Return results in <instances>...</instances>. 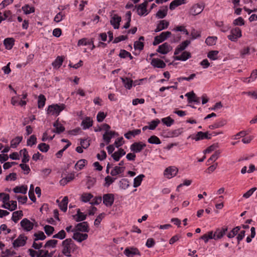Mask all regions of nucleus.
I'll return each instance as SVG.
<instances>
[{
    "mask_svg": "<svg viewBox=\"0 0 257 257\" xmlns=\"http://www.w3.org/2000/svg\"><path fill=\"white\" fill-rule=\"evenodd\" d=\"M191 57V54L187 51H184L180 56H176L175 59L177 60L186 61Z\"/></svg>",
    "mask_w": 257,
    "mask_h": 257,
    "instance_id": "obj_35",
    "label": "nucleus"
},
{
    "mask_svg": "<svg viewBox=\"0 0 257 257\" xmlns=\"http://www.w3.org/2000/svg\"><path fill=\"white\" fill-rule=\"evenodd\" d=\"M58 243V240L55 239H51L48 240L45 244L44 245V247H55Z\"/></svg>",
    "mask_w": 257,
    "mask_h": 257,
    "instance_id": "obj_52",
    "label": "nucleus"
},
{
    "mask_svg": "<svg viewBox=\"0 0 257 257\" xmlns=\"http://www.w3.org/2000/svg\"><path fill=\"white\" fill-rule=\"evenodd\" d=\"M53 126L55 128L54 130L52 131L53 133L59 134L65 131V127L62 125V124L59 123L58 119L54 122Z\"/></svg>",
    "mask_w": 257,
    "mask_h": 257,
    "instance_id": "obj_24",
    "label": "nucleus"
},
{
    "mask_svg": "<svg viewBox=\"0 0 257 257\" xmlns=\"http://www.w3.org/2000/svg\"><path fill=\"white\" fill-rule=\"evenodd\" d=\"M227 231V227L217 228L214 232L215 240L222 238Z\"/></svg>",
    "mask_w": 257,
    "mask_h": 257,
    "instance_id": "obj_14",
    "label": "nucleus"
},
{
    "mask_svg": "<svg viewBox=\"0 0 257 257\" xmlns=\"http://www.w3.org/2000/svg\"><path fill=\"white\" fill-rule=\"evenodd\" d=\"M63 62V58L61 56H58L52 65L54 68H59L62 65Z\"/></svg>",
    "mask_w": 257,
    "mask_h": 257,
    "instance_id": "obj_41",
    "label": "nucleus"
},
{
    "mask_svg": "<svg viewBox=\"0 0 257 257\" xmlns=\"http://www.w3.org/2000/svg\"><path fill=\"white\" fill-rule=\"evenodd\" d=\"M240 229V227L239 226H236L234 227L230 232L227 234V237L230 238L233 237L237 234Z\"/></svg>",
    "mask_w": 257,
    "mask_h": 257,
    "instance_id": "obj_56",
    "label": "nucleus"
},
{
    "mask_svg": "<svg viewBox=\"0 0 257 257\" xmlns=\"http://www.w3.org/2000/svg\"><path fill=\"white\" fill-rule=\"evenodd\" d=\"M23 139L22 137H17L13 139L11 142V147L13 148L17 147V146L21 143Z\"/></svg>",
    "mask_w": 257,
    "mask_h": 257,
    "instance_id": "obj_46",
    "label": "nucleus"
},
{
    "mask_svg": "<svg viewBox=\"0 0 257 257\" xmlns=\"http://www.w3.org/2000/svg\"><path fill=\"white\" fill-rule=\"evenodd\" d=\"M54 251L49 253L48 250H39L36 257H52Z\"/></svg>",
    "mask_w": 257,
    "mask_h": 257,
    "instance_id": "obj_36",
    "label": "nucleus"
},
{
    "mask_svg": "<svg viewBox=\"0 0 257 257\" xmlns=\"http://www.w3.org/2000/svg\"><path fill=\"white\" fill-rule=\"evenodd\" d=\"M121 18L117 15H114L111 18L110 23L113 26L114 29H118L119 27V23L121 21Z\"/></svg>",
    "mask_w": 257,
    "mask_h": 257,
    "instance_id": "obj_21",
    "label": "nucleus"
},
{
    "mask_svg": "<svg viewBox=\"0 0 257 257\" xmlns=\"http://www.w3.org/2000/svg\"><path fill=\"white\" fill-rule=\"evenodd\" d=\"M204 8V5L203 3L197 4L193 5L190 10V14L193 16L197 15L200 14Z\"/></svg>",
    "mask_w": 257,
    "mask_h": 257,
    "instance_id": "obj_7",
    "label": "nucleus"
},
{
    "mask_svg": "<svg viewBox=\"0 0 257 257\" xmlns=\"http://www.w3.org/2000/svg\"><path fill=\"white\" fill-rule=\"evenodd\" d=\"M38 149L41 152L46 153L49 151V150L50 149V146L49 145L46 144V143H40L38 146Z\"/></svg>",
    "mask_w": 257,
    "mask_h": 257,
    "instance_id": "obj_50",
    "label": "nucleus"
},
{
    "mask_svg": "<svg viewBox=\"0 0 257 257\" xmlns=\"http://www.w3.org/2000/svg\"><path fill=\"white\" fill-rule=\"evenodd\" d=\"M191 41L188 40H186L184 42H182L179 45L177 46L176 48L174 55H177L179 54V53L183 51L186 49V48L190 44Z\"/></svg>",
    "mask_w": 257,
    "mask_h": 257,
    "instance_id": "obj_16",
    "label": "nucleus"
},
{
    "mask_svg": "<svg viewBox=\"0 0 257 257\" xmlns=\"http://www.w3.org/2000/svg\"><path fill=\"white\" fill-rule=\"evenodd\" d=\"M2 207L7 209L11 211H14L17 208V201L11 200L9 202H7L2 205Z\"/></svg>",
    "mask_w": 257,
    "mask_h": 257,
    "instance_id": "obj_17",
    "label": "nucleus"
},
{
    "mask_svg": "<svg viewBox=\"0 0 257 257\" xmlns=\"http://www.w3.org/2000/svg\"><path fill=\"white\" fill-rule=\"evenodd\" d=\"M171 34V33L169 31L161 33L160 35L157 36L155 37L154 41L153 43V45L156 46L164 41L168 38L170 37Z\"/></svg>",
    "mask_w": 257,
    "mask_h": 257,
    "instance_id": "obj_4",
    "label": "nucleus"
},
{
    "mask_svg": "<svg viewBox=\"0 0 257 257\" xmlns=\"http://www.w3.org/2000/svg\"><path fill=\"white\" fill-rule=\"evenodd\" d=\"M66 105L63 104H53L48 106L47 113L51 115L58 116L60 113L65 109Z\"/></svg>",
    "mask_w": 257,
    "mask_h": 257,
    "instance_id": "obj_2",
    "label": "nucleus"
},
{
    "mask_svg": "<svg viewBox=\"0 0 257 257\" xmlns=\"http://www.w3.org/2000/svg\"><path fill=\"white\" fill-rule=\"evenodd\" d=\"M151 64L154 67L163 68L166 67V64L164 63V62L163 60L158 58H153L152 60Z\"/></svg>",
    "mask_w": 257,
    "mask_h": 257,
    "instance_id": "obj_23",
    "label": "nucleus"
},
{
    "mask_svg": "<svg viewBox=\"0 0 257 257\" xmlns=\"http://www.w3.org/2000/svg\"><path fill=\"white\" fill-rule=\"evenodd\" d=\"M218 54V51H210L207 54V57L213 60L217 59V55Z\"/></svg>",
    "mask_w": 257,
    "mask_h": 257,
    "instance_id": "obj_61",
    "label": "nucleus"
},
{
    "mask_svg": "<svg viewBox=\"0 0 257 257\" xmlns=\"http://www.w3.org/2000/svg\"><path fill=\"white\" fill-rule=\"evenodd\" d=\"M23 216V213L22 210L16 211L13 213L12 220L15 223H17Z\"/></svg>",
    "mask_w": 257,
    "mask_h": 257,
    "instance_id": "obj_31",
    "label": "nucleus"
},
{
    "mask_svg": "<svg viewBox=\"0 0 257 257\" xmlns=\"http://www.w3.org/2000/svg\"><path fill=\"white\" fill-rule=\"evenodd\" d=\"M123 84L125 88L130 89L133 84V80L127 77L121 78Z\"/></svg>",
    "mask_w": 257,
    "mask_h": 257,
    "instance_id": "obj_34",
    "label": "nucleus"
},
{
    "mask_svg": "<svg viewBox=\"0 0 257 257\" xmlns=\"http://www.w3.org/2000/svg\"><path fill=\"white\" fill-rule=\"evenodd\" d=\"M217 39V37L209 36L206 38V39L205 40V43L207 45L213 46V45H215Z\"/></svg>",
    "mask_w": 257,
    "mask_h": 257,
    "instance_id": "obj_44",
    "label": "nucleus"
},
{
    "mask_svg": "<svg viewBox=\"0 0 257 257\" xmlns=\"http://www.w3.org/2000/svg\"><path fill=\"white\" fill-rule=\"evenodd\" d=\"M185 96L188 98V101L189 103H192V102L199 103L200 102L199 98L197 97L196 94L193 91L187 93Z\"/></svg>",
    "mask_w": 257,
    "mask_h": 257,
    "instance_id": "obj_26",
    "label": "nucleus"
},
{
    "mask_svg": "<svg viewBox=\"0 0 257 257\" xmlns=\"http://www.w3.org/2000/svg\"><path fill=\"white\" fill-rule=\"evenodd\" d=\"M76 218L75 220L77 222H79L84 220L86 218V215L81 212L80 209H78L77 211Z\"/></svg>",
    "mask_w": 257,
    "mask_h": 257,
    "instance_id": "obj_53",
    "label": "nucleus"
},
{
    "mask_svg": "<svg viewBox=\"0 0 257 257\" xmlns=\"http://www.w3.org/2000/svg\"><path fill=\"white\" fill-rule=\"evenodd\" d=\"M87 163V161L85 159H81L79 160L75 165V169L76 170H80Z\"/></svg>",
    "mask_w": 257,
    "mask_h": 257,
    "instance_id": "obj_42",
    "label": "nucleus"
},
{
    "mask_svg": "<svg viewBox=\"0 0 257 257\" xmlns=\"http://www.w3.org/2000/svg\"><path fill=\"white\" fill-rule=\"evenodd\" d=\"M145 177V175L143 174H141L136 178H135L134 180L133 186L135 188H137L141 185L142 181L143 178Z\"/></svg>",
    "mask_w": 257,
    "mask_h": 257,
    "instance_id": "obj_39",
    "label": "nucleus"
},
{
    "mask_svg": "<svg viewBox=\"0 0 257 257\" xmlns=\"http://www.w3.org/2000/svg\"><path fill=\"white\" fill-rule=\"evenodd\" d=\"M141 133V130L137 129L128 131L127 133H125L124 136L127 139H131L132 137H135L136 136L139 135Z\"/></svg>",
    "mask_w": 257,
    "mask_h": 257,
    "instance_id": "obj_33",
    "label": "nucleus"
},
{
    "mask_svg": "<svg viewBox=\"0 0 257 257\" xmlns=\"http://www.w3.org/2000/svg\"><path fill=\"white\" fill-rule=\"evenodd\" d=\"M28 238L24 234H20L13 243L14 247H19L24 246L26 243Z\"/></svg>",
    "mask_w": 257,
    "mask_h": 257,
    "instance_id": "obj_6",
    "label": "nucleus"
},
{
    "mask_svg": "<svg viewBox=\"0 0 257 257\" xmlns=\"http://www.w3.org/2000/svg\"><path fill=\"white\" fill-rule=\"evenodd\" d=\"M20 224L23 229L26 231H31L34 227L33 223L31 222L26 218H25L21 220Z\"/></svg>",
    "mask_w": 257,
    "mask_h": 257,
    "instance_id": "obj_9",
    "label": "nucleus"
},
{
    "mask_svg": "<svg viewBox=\"0 0 257 257\" xmlns=\"http://www.w3.org/2000/svg\"><path fill=\"white\" fill-rule=\"evenodd\" d=\"M20 154L23 155L22 162L26 163L29 161L30 156L26 149H23L20 151Z\"/></svg>",
    "mask_w": 257,
    "mask_h": 257,
    "instance_id": "obj_40",
    "label": "nucleus"
},
{
    "mask_svg": "<svg viewBox=\"0 0 257 257\" xmlns=\"http://www.w3.org/2000/svg\"><path fill=\"white\" fill-rule=\"evenodd\" d=\"M230 33V34L227 36V38L232 42H236L242 36L241 30L238 27L232 29Z\"/></svg>",
    "mask_w": 257,
    "mask_h": 257,
    "instance_id": "obj_3",
    "label": "nucleus"
},
{
    "mask_svg": "<svg viewBox=\"0 0 257 257\" xmlns=\"http://www.w3.org/2000/svg\"><path fill=\"white\" fill-rule=\"evenodd\" d=\"M56 202L59 203V207L60 209L63 212H65L67 209V205L68 202V198L67 196H65L61 202H59L58 199L57 200Z\"/></svg>",
    "mask_w": 257,
    "mask_h": 257,
    "instance_id": "obj_25",
    "label": "nucleus"
},
{
    "mask_svg": "<svg viewBox=\"0 0 257 257\" xmlns=\"http://www.w3.org/2000/svg\"><path fill=\"white\" fill-rule=\"evenodd\" d=\"M148 4V1L145 0V1L139 5L137 7V13L139 16L147 15L148 14L147 7Z\"/></svg>",
    "mask_w": 257,
    "mask_h": 257,
    "instance_id": "obj_11",
    "label": "nucleus"
},
{
    "mask_svg": "<svg viewBox=\"0 0 257 257\" xmlns=\"http://www.w3.org/2000/svg\"><path fill=\"white\" fill-rule=\"evenodd\" d=\"M134 46L135 49H138L141 51L144 49V44L143 42L137 41L135 42Z\"/></svg>",
    "mask_w": 257,
    "mask_h": 257,
    "instance_id": "obj_63",
    "label": "nucleus"
},
{
    "mask_svg": "<svg viewBox=\"0 0 257 257\" xmlns=\"http://www.w3.org/2000/svg\"><path fill=\"white\" fill-rule=\"evenodd\" d=\"M46 98L43 94H40L38 96V107L39 108H42L44 107L45 104Z\"/></svg>",
    "mask_w": 257,
    "mask_h": 257,
    "instance_id": "obj_45",
    "label": "nucleus"
},
{
    "mask_svg": "<svg viewBox=\"0 0 257 257\" xmlns=\"http://www.w3.org/2000/svg\"><path fill=\"white\" fill-rule=\"evenodd\" d=\"M66 234L65 231L64 230H61L58 233L54 235L53 238L63 239L66 237Z\"/></svg>",
    "mask_w": 257,
    "mask_h": 257,
    "instance_id": "obj_57",
    "label": "nucleus"
},
{
    "mask_svg": "<svg viewBox=\"0 0 257 257\" xmlns=\"http://www.w3.org/2000/svg\"><path fill=\"white\" fill-rule=\"evenodd\" d=\"M125 154V151L123 149L120 148L117 151L112 154L111 157L115 161H118L120 160V158Z\"/></svg>",
    "mask_w": 257,
    "mask_h": 257,
    "instance_id": "obj_27",
    "label": "nucleus"
},
{
    "mask_svg": "<svg viewBox=\"0 0 257 257\" xmlns=\"http://www.w3.org/2000/svg\"><path fill=\"white\" fill-rule=\"evenodd\" d=\"M169 25V22L168 21L166 20L160 21L154 31L156 33L159 32L163 30L167 29Z\"/></svg>",
    "mask_w": 257,
    "mask_h": 257,
    "instance_id": "obj_18",
    "label": "nucleus"
},
{
    "mask_svg": "<svg viewBox=\"0 0 257 257\" xmlns=\"http://www.w3.org/2000/svg\"><path fill=\"white\" fill-rule=\"evenodd\" d=\"M129 186V182L126 179H122L119 181V187L123 189H126Z\"/></svg>",
    "mask_w": 257,
    "mask_h": 257,
    "instance_id": "obj_60",
    "label": "nucleus"
},
{
    "mask_svg": "<svg viewBox=\"0 0 257 257\" xmlns=\"http://www.w3.org/2000/svg\"><path fill=\"white\" fill-rule=\"evenodd\" d=\"M37 143V138L35 135H32L27 140V145L28 146H32L36 144Z\"/></svg>",
    "mask_w": 257,
    "mask_h": 257,
    "instance_id": "obj_54",
    "label": "nucleus"
},
{
    "mask_svg": "<svg viewBox=\"0 0 257 257\" xmlns=\"http://www.w3.org/2000/svg\"><path fill=\"white\" fill-rule=\"evenodd\" d=\"M160 123V120L158 119L152 120L149 126V129L151 130H155Z\"/></svg>",
    "mask_w": 257,
    "mask_h": 257,
    "instance_id": "obj_62",
    "label": "nucleus"
},
{
    "mask_svg": "<svg viewBox=\"0 0 257 257\" xmlns=\"http://www.w3.org/2000/svg\"><path fill=\"white\" fill-rule=\"evenodd\" d=\"M178 172V169L175 166H171L166 168L164 172L165 176L168 178H171L175 176Z\"/></svg>",
    "mask_w": 257,
    "mask_h": 257,
    "instance_id": "obj_8",
    "label": "nucleus"
},
{
    "mask_svg": "<svg viewBox=\"0 0 257 257\" xmlns=\"http://www.w3.org/2000/svg\"><path fill=\"white\" fill-rule=\"evenodd\" d=\"M218 147V144H214L212 145L211 146L208 147L206 150L204 151V153L205 154L206 153H210L212 151L215 150L216 149H217Z\"/></svg>",
    "mask_w": 257,
    "mask_h": 257,
    "instance_id": "obj_64",
    "label": "nucleus"
},
{
    "mask_svg": "<svg viewBox=\"0 0 257 257\" xmlns=\"http://www.w3.org/2000/svg\"><path fill=\"white\" fill-rule=\"evenodd\" d=\"M168 10V9L167 6L163 7V9L159 10L158 11L156 14V17L158 19H163L165 18L167 15Z\"/></svg>",
    "mask_w": 257,
    "mask_h": 257,
    "instance_id": "obj_30",
    "label": "nucleus"
},
{
    "mask_svg": "<svg viewBox=\"0 0 257 257\" xmlns=\"http://www.w3.org/2000/svg\"><path fill=\"white\" fill-rule=\"evenodd\" d=\"M63 246L62 253L67 256H71V252H74L77 248V245L71 238H67L62 243Z\"/></svg>",
    "mask_w": 257,
    "mask_h": 257,
    "instance_id": "obj_1",
    "label": "nucleus"
},
{
    "mask_svg": "<svg viewBox=\"0 0 257 257\" xmlns=\"http://www.w3.org/2000/svg\"><path fill=\"white\" fill-rule=\"evenodd\" d=\"M161 121L164 124L166 125L167 126H170L174 123V120L170 116L163 118L161 119Z\"/></svg>",
    "mask_w": 257,
    "mask_h": 257,
    "instance_id": "obj_49",
    "label": "nucleus"
},
{
    "mask_svg": "<svg viewBox=\"0 0 257 257\" xmlns=\"http://www.w3.org/2000/svg\"><path fill=\"white\" fill-rule=\"evenodd\" d=\"M123 253L127 257H133L137 254L141 255L140 251L136 247H126L124 249Z\"/></svg>",
    "mask_w": 257,
    "mask_h": 257,
    "instance_id": "obj_13",
    "label": "nucleus"
},
{
    "mask_svg": "<svg viewBox=\"0 0 257 257\" xmlns=\"http://www.w3.org/2000/svg\"><path fill=\"white\" fill-rule=\"evenodd\" d=\"M76 230L79 231L88 232L89 230L87 222H82L78 223L76 226Z\"/></svg>",
    "mask_w": 257,
    "mask_h": 257,
    "instance_id": "obj_19",
    "label": "nucleus"
},
{
    "mask_svg": "<svg viewBox=\"0 0 257 257\" xmlns=\"http://www.w3.org/2000/svg\"><path fill=\"white\" fill-rule=\"evenodd\" d=\"M27 186H16L13 189V191L16 193H22L25 194L27 191Z\"/></svg>",
    "mask_w": 257,
    "mask_h": 257,
    "instance_id": "obj_37",
    "label": "nucleus"
},
{
    "mask_svg": "<svg viewBox=\"0 0 257 257\" xmlns=\"http://www.w3.org/2000/svg\"><path fill=\"white\" fill-rule=\"evenodd\" d=\"M210 134H208V132L203 133L202 132H199L197 133L195 137H192V139L195 140L196 141H198L199 140H202L204 139H211Z\"/></svg>",
    "mask_w": 257,
    "mask_h": 257,
    "instance_id": "obj_15",
    "label": "nucleus"
},
{
    "mask_svg": "<svg viewBox=\"0 0 257 257\" xmlns=\"http://www.w3.org/2000/svg\"><path fill=\"white\" fill-rule=\"evenodd\" d=\"M186 3V0H174L170 4L169 9L171 10H173L176 7Z\"/></svg>",
    "mask_w": 257,
    "mask_h": 257,
    "instance_id": "obj_28",
    "label": "nucleus"
},
{
    "mask_svg": "<svg viewBox=\"0 0 257 257\" xmlns=\"http://www.w3.org/2000/svg\"><path fill=\"white\" fill-rule=\"evenodd\" d=\"M92 123L93 121L90 119V117H86L82 121L81 125L83 126L84 129H86L91 126Z\"/></svg>",
    "mask_w": 257,
    "mask_h": 257,
    "instance_id": "obj_43",
    "label": "nucleus"
},
{
    "mask_svg": "<svg viewBox=\"0 0 257 257\" xmlns=\"http://www.w3.org/2000/svg\"><path fill=\"white\" fill-rule=\"evenodd\" d=\"M115 135H118V134L114 131H111L109 132H105V133L103 135V140L106 143V144H108L110 142L111 139Z\"/></svg>",
    "mask_w": 257,
    "mask_h": 257,
    "instance_id": "obj_22",
    "label": "nucleus"
},
{
    "mask_svg": "<svg viewBox=\"0 0 257 257\" xmlns=\"http://www.w3.org/2000/svg\"><path fill=\"white\" fill-rule=\"evenodd\" d=\"M22 10L25 14L28 15L33 13L35 12V8L34 7H30L28 5H26L22 7Z\"/></svg>",
    "mask_w": 257,
    "mask_h": 257,
    "instance_id": "obj_55",
    "label": "nucleus"
},
{
    "mask_svg": "<svg viewBox=\"0 0 257 257\" xmlns=\"http://www.w3.org/2000/svg\"><path fill=\"white\" fill-rule=\"evenodd\" d=\"M172 49V46L168 43H164L160 45L157 50V52L162 54H166Z\"/></svg>",
    "mask_w": 257,
    "mask_h": 257,
    "instance_id": "obj_12",
    "label": "nucleus"
},
{
    "mask_svg": "<svg viewBox=\"0 0 257 257\" xmlns=\"http://www.w3.org/2000/svg\"><path fill=\"white\" fill-rule=\"evenodd\" d=\"M72 238L78 242H81L88 238V234L76 232L73 233Z\"/></svg>",
    "mask_w": 257,
    "mask_h": 257,
    "instance_id": "obj_20",
    "label": "nucleus"
},
{
    "mask_svg": "<svg viewBox=\"0 0 257 257\" xmlns=\"http://www.w3.org/2000/svg\"><path fill=\"white\" fill-rule=\"evenodd\" d=\"M34 235L35 236V238L34 239L35 241H36L38 240H43L46 237L44 232L41 231H39L38 233H34Z\"/></svg>",
    "mask_w": 257,
    "mask_h": 257,
    "instance_id": "obj_51",
    "label": "nucleus"
},
{
    "mask_svg": "<svg viewBox=\"0 0 257 257\" xmlns=\"http://www.w3.org/2000/svg\"><path fill=\"white\" fill-rule=\"evenodd\" d=\"M119 56L121 58H125L126 57H129L131 60L133 59V57L132 56L131 54L128 51L125 50H120Z\"/></svg>",
    "mask_w": 257,
    "mask_h": 257,
    "instance_id": "obj_47",
    "label": "nucleus"
},
{
    "mask_svg": "<svg viewBox=\"0 0 257 257\" xmlns=\"http://www.w3.org/2000/svg\"><path fill=\"white\" fill-rule=\"evenodd\" d=\"M148 143L152 144L159 145L161 143L160 139L156 136H152L148 140Z\"/></svg>",
    "mask_w": 257,
    "mask_h": 257,
    "instance_id": "obj_48",
    "label": "nucleus"
},
{
    "mask_svg": "<svg viewBox=\"0 0 257 257\" xmlns=\"http://www.w3.org/2000/svg\"><path fill=\"white\" fill-rule=\"evenodd\" d=\"M131 15H132V14H131V12L130 11H128L126 13L125 16H126V18H127V22L124 24V25L123 26V28L127 29V28H128L130 27V22L131 21Z\"/></svg>",
    "mask_w": 257,
    "mask_h": 257,
    "instance_id": "obj_59",
    "label": "nucleus"
},
{
    "mask_svg": "<svg viewBox=\"0 0 257 257\" xmlns=\"http://www.w3.org/2000/svg\"><path fill=\"white\" fill-rule=\"evenodd\" d=\"M93 197V195L90 193H84L81 195L80 200L83 202H87L90 201Z\"/></svg>",
    "mask_w": 257,
    "mask_h": 257,
    "instance_id": "obj_38",
    "label": "nucleus"
},
{
    "mask_svg": "<svg viewBox=\"0 0 257 257\" xmlns=\"http://www.w3.org/2000/svg\"><path fill=\"white\" fill-rule=\"evenodd\" d=\"M125 170L124 167L115 166L110 172V174L112 176L119 175L122 173Z\"/></svg>",
    "mask_w": 257,
    "mask_h": 257,
    "instance_id": "obj_32",
    "label": "nucleus"
},
{
    "mask_svg": "<svg viewBox=\"0 0 257 257\" xmlns=\"http://www.w3.org/2000/svg\"><path fill=\"white\" fill-rule=\"evenodd\" d=\"M103 203L106 207L112 205L114 200V195L111 193L105 194L102 197Z\"/></svg>",
    "mask_w": 257,
    "mask_h": 257,
    "instance_id": "obj_5",
    "label": "nucleus"
},
{
    "mask_svg": "<svg viewBox=\"0 0 257 257\" xmlns=\"http://www.w3.org/2000/svg\"><path fill=\"white\" fill-rule=\"evenodd\" d=\"M15 40L13 38H7L4 41V44L6 48L11 50L14 45Z\"/></svg>",
    "mask_w": 257,
    "mask_h": 257,
    "instance_id": "obj_29",
    "label": "nucleus"
},
{
    "mask_svg": "<svg viewBox=\"0 0 257 257\" xmlns=\"http://www.w3.org/2000/svg\"><path fill=\"white\" fill-rule=\"evenodd\" d=\"M146 145L142 142H135L131 145L130 149L134 153H139L146 147Z\"/></svg>",
    "mask_w": 257,
    "mask_h": 257,
    "instance_id": "obj_10",
    "label": "nucleus"
},
{
    "mask_svg": "<svg viewBox=\"0 0 257 257\" xmlns=\"http://www.w3.org/2000/svg\"><path fill=\"white\" fill-rule=\"evenodd\" d=\"M44 229L45 233L48 235H51L52 234L55 230L54 227L49 225H46L44 226Z\"/></svg>",
    "mask_w": 257,
    "mask_h": 257,
    "instance_id": "obj_58",
    "label": "nucleus"
}]
</instances>
